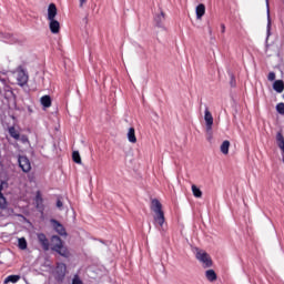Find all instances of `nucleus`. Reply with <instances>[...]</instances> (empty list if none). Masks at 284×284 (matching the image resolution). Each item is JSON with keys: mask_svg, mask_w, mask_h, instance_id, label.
<instances>
[{"mask_svg": "<svg viewBox=\"0 0 284 284\" xmlns=\"http://www.w3.org/2000/svg\"><path fill=\"white\" fill-rule=\"evenodd\" d=\"M151 211L153 212V223L158 227L159 232H168V222L165 221V212L163 211V204L156 199L151 201Z\"/></svg>", "mask_w": 284, "mask_h": 284, "instance_id": "nucleus-1", "label": "nucleus"}, {"mask_svg": "<svg viewBox=\"0 0 284 284\" xmlns=\"http://www.w3.org/2000/svg\"><path fill=\"white\" fill-rule=\"evenodd\" d=\"M57 14H58L57 4L50 3L48 7L47 19L49 21V28L52 34H59V32L61 31V23L57 21Z\"/></svg>", "mask_w": 284, "mask_h": 284, "instance_id": "nucleus-2", "label": "nucleus"}, {"mask_svg": "<svg viewBox=\"0 0 284 284\" xmlns=\"http://www.w3.org/2000/svg\"><path fill=\"white\" fill-rule=\"evenodd\" d=\"M51 250L60 254V256H64V258L70 256V252L63 246V241L58 235L51 237Z\"/></svg>", "mask_w": 284, "mask_h": 284, "instance_id": "nucleus-3", "label": "nucleus"}, {"mask_svg": "<svg viewBox=\"0 0 284 284\" xmlns=\"http://www.w3.org/2000/svg\"><path fill=\"white\" fill-rule=\"evenodd\" d=\"M6 185H8V183L6 182H1L0 184V210L2 216H11V214H14V210L8 207V202L6 201V196H3V193H1V191L3 190V187H6Z\"/></svg>", "mask_w": 284, "mask_h": 284, "instance_id": "nucleus-4", "label": "nucleus"}, {"mask_svg": "<svg viewBox=\"0 0 284 284\" xmlns=\"http://www.w3.org/2000/svg\"><path fill=\"white\" fill-rule=\"evenodd\" d=\"M195 258H197V261L203 264V267H212V257H210L207 252L195 248Z\"/></svg>", "mask_w": 284, "mask_h": 284, "instance_id": "nucleus-5", "label": "nucleus"}, {"mask_svg": "<svg viewBox=\"0 0 284 284\" xmlns=\"http://www.w3.org/2000/svg\"><path fill=\"white\" fill-rule=\"evenodd\" d=\"M204 121L206 125V134H212V126L214 125V116H212V112L210 109H205L204 111Z\"/></svg>", "mask_w": 284, "mask_h": 284, "instance_id": "nucleus-6", "label": "nucleus"}, {"mask_svg": "<svg viewBox=\"0 0 284 284\" xmlns=\"http://www.w3.org/2000/svg\"><path fill=\"white\" fill-rule=\"evenodd\" d=\"M19 168H21L22 172H30L32 170V165L30 164V160L24 156L20 155L18 159Z\"/></svg>", "mask_w": 284, "mask_h": 284, "instance_id": "nucleus-7", "label": "nucleus"}, {"mask_svg": "<svg viewBox=\"0 0 284 284\" xmlns=\"http://www.w3.org/2000/svg\"><path fill=\"white\" fill-rule=\"evenodd\" d=\"M18 75H17V81H18V85H26V83H28V73H26V70H23V68L19 67L18 70Z\"/></svg>", "mask_w": 284, "mask_h": 284, "instance_id": "nucleus-8", "label": "nucleus"}, {"mask_svg": "<svg viewBox=\"0 0 284 284\" xmlns=\"http://www.w3.org/2000/svg\"><path fill=\"white\" fill-rule=\"evenodd\" d=\"M51 224L57 233L60 234V236H68V233L65 232V227L62 226L61 223L57 220H51Z\"/></svg>", "mask_w": 284, "mask_h": 284, "instance_id": "nucleus-9", "label": "nucleus"}, {"mask_svg": "<svg viewBox=\"0 0 284 284\" xmlns=\"http://www.w3.org/2000/svg\"><path fill=\"white\" fill-rule=\"evenodd\" d=\"M38 241L42 245V250H44V252H48V250H50V241H48L45 234L39 233Z\"/></svg>", "mask_w": 284, "mask_h": 284, "instance_id": "nucleus-10", "label": "nucleus"}, {"mask_svg": "<svg viewBox=\"0 0 284 284\" xmlns=\"http://www.w3.org/2000/svg\"><path fill=\"white\" fill-rule=\"evenodd\" d=\"M67 270L68 268L64 263H58L55 272H57L59 278H63V276H65Z\"/></svg>", "mask_w": 284, "mask_h": 284, "instance_id": "nucleus-11", "label": "nucleus"}, {"mask_svg": "<svg viewBox=\"0 0 284 284\" xmlns=\"http://www.w3.org/2000/svg\"><path fill=\"white\" fill-rule=\"evenodd\" d=\"M154 21H155L158 28H162L163 21H165V12L160 11V13L155 17Z\"/></svg>", "mask_w": 284, "mask_h": 284, "instance_id": "nucleus-12", "label": "nucleus"}, {"mask_svg": "<svg viewBox=\"0 0 284 284\" xmlns=\"http://www.w3.org/2000/svg\"><path fill=\"white\" fill-rule=\"evenodd\" d=\"M273 90H275V92H278V94H281V92H283V90H284V82H283V80H276L273 83Z\"/></svg>", "mask_w": 284, "mask_h": 284, "instance_id": "nucleus-13", "label": "nucleus"}, {"mask_svg": "<svg viewBox=\"0 0 284 284\" xmlns=\"http://www.w3.org/2000/svg\"><path fill=\"white\" fill-rule=\"evenodd\" d=\"M126 136H128V141L130 143H136V132H135L134 128L129 129Z\"/></svg>", "mask_w": 284, "mask_h": 284, "instance_id": "nucleus-14", "label": "nucleus"}, {"mask_svg": "<svg viewBox=\"0 0 284 284\" xmlns=\"http://www.w3.org/2000/svg\"><path fill=\"white\" fill-rule=\"evenodd\" d=\"M196 12V19H203V16L205 14V4L201 3L195 9Z\"/></svg>", "mask_w": 284, "mask_h": 284, "instance_id": "nucleus-15", "label": "nucleus"}, {"mask_svg": "<svg viewBox=\"0 0 284 284\" xmlns=\"http://www.w3.org/2000/svg\"><path fill=\"white\" fill-rule=\"evenodd\" d=\"M41 105L43 108H50L52 105V99H50V95H44L40 99Z\"/></svg>", "mask_w": 284, "mask_h": 284, "instance_id": "nucleus-16", "label": "nucleus"}, {"mask_svg": "<svg viewBox=\"0 0 284 284\" xmlns=\"http://www.w3.org/2000/svg\"><path fill=\"white\" fill-rule=\"evenodd\" d=\"M205 277L207 278V281H210L211 283H214V281H216V272H214V270H207L205 272Z\"/></svg>", "mask_w": 284, "mask_h": 284, "instance_id": "nucleus-17", "label": "nucleus"}, {"mask_svg": "<svg viewBox=\"0 0 284 284\" xmlns=\"http://www.w3.org/2000/svg\"><path fill=\"white\" fill-rule=\"evenodd\" d=\"M19 281H21V276L20 275H9L8 277H6L4 284H8V283H19Z\"/></svg>", "mask_w": 284, "mask_h": 284, "instance_id": "nucleus-18", "label": "nucleus"}, {"mask_svg": "<svg viewBox=\"0 0 284 284\" xmlns=\"http://www.w3.org/2000/svg\"><path fill=\"white\" fill-rule=\"evenodd\" d=\"M191 190H192L193 196H195V199H201L203 196V191H201V189L196 187L195 184H193L191 186Z\"/></svg>", "mask_w": 284, "mask_h": 284, "instance_id": "nucleus-19", "label": "nucleus"}, {"mask_svg": "<svg viewBox=\"0 0 284 284\" xmlns=\"http://www.w3.org/2000/svg\"><path fill=\"white\" fill-rule=\"evenodd\" d=\"M221 152L222 154H230V141L226 140L221 144Z\"/></svg>", "mask_w": 284, "mask_h": 284, "instance_id": "nucleus-20", "label": "nucleus"}, {"mask_svg": "<svg viewBox=\"0 0 284 284\" xmlns=\"http://www.w3.org/2000/svg\"><path fill=\"white\" fill-rule=\"evenodd\" d=\"M9 134L10 136H12V139H16V141H19L20 139L19 131L14 129V126L9 128Z\"/></svg>", "mask_w": 284, "mask_h": 284, "instance_id": "nucleus-21", "label": "nucleus"}, {"mask_svg": "<svg viewBox=\"0 0 284 284\" xmlns=\"http://www.w3.org/2000/svg\"><path fill=\"white\" fill-rule=\"evenodd\" d=\"M18 246L19 250H28V241H26V237H20L18 240Z\"/></svg>", "mask_w": 284, "mask_h": 284, "instance_id": "nucleus-22", "label": "nucleus"}, {"mask_svg": "<svg viewBox=\"0 0 284 284\" xmlns=\"http://www.w3.org/2000/svg\"><path fill=\"white\" fill-rule=\"evenodd\" d=\"M72 159L74 163H78L79 165H81V154H79V151H74L72 153Z\"/></svg>", "mask_w": 284, "mask_h": 284, "instance_id": "nucleus-23", "label": "nucleus"}, {"mask_svg": "<svg viewBox=\"0 0 284 284\" xmlns=\"http://www.w3.org/2000/svg\"><path fill=\"white\" fill-rule=\"evenodd\" d=\"M276 110L278 112V114H283L284 115V103L281 102L276 105Z\"/></svg>", "mask_w": 284, "mask_h": 284, "instance_id": "nucleus-24", "label": "nucleus"}, {"mask_svg": "<svg viewBox=\"0 0 284 284\" xmlns=\"http://www.w3.org/2000/svg\"><path fill=\"white\" fill-rule=\"evenodd\" d=\"M72 284H83V282L81 281V278H79V276H74L72 280Z\"/></svg>", "mask_w": 284, "mask_h": 284, "instance_id": "nucleus-25", "label": "nucleus"}, {"mask_svg": "<svg viewBox=\"0 0 284 284\" xmlns=\"http://www.w3.org/2000/svg\"><path fill=\"white\" fill-rule=\"evenodd\" d=\"M57 209L63 210V201H61V199H58V201H57Z\"/></svg>", "mask_w": 284, "mask_h": 284, "instance_id": "nucleus-26", "label": "nucleus"}, {"mask_svg": "<svg viewBox=\"0 0 284 284\" xmlns=\"http://www.w3.org/2000/svg\"><path fill=\"white\" fill-rule=\"evenodd\" d=\"M267 79L268 81H274L276 79V73L270 72Z\"/></svg>", "mask_w": 284, "mask_h": 284, "instance_id": "nucleus-27", "label": "nucleus"}, {"mask_svg": "<svg viewBox=\"0 0 284 284\" xmlns=\"http://www.w3.org/2000/svg\"><path fill=\"white\" fill-rule=\"evenodd\" d=\"M36 201L37 203H41L43 201V199H41V192H37V195H36Z\"/></svg>", "mask_w": 284, "mask_h": 284, "instance_id": "nucleus-28", "label": "nucleus"}, {"mask_svg": "<svg viewBox=\"0 0 284 284\" xmlns=\"http://www.w3.org/2000/svg\"><path fill=\"white\" fill-rule=\"evenodd\" d=\"M21 143H28V136L22 135L21 138H19Z\"/></svg>", "mask_w": 284, "mask_h": 284, "instance_id": "nucleus-29", "label": "nucleus"}, {"mask_svg": "<svg viewBox=\"0 0 284 284\" xmlns=\"http://www.w3.org/2000/svg\"><path fill=\"white\" fill-rule=\"evenodd\" d=\"M6 97H14V93L11 90H9L6 92Z\"/></svg>", "mask_w": 284, "mask_h": 284, "instance_id": "nucleus-30", "label": "nucleus"}, {"mask_svg": "<svg viewBox=\"0 0 284 284\" xmlns=\"http://www.w3.org/2000/svg\"><path fill=\"white\" fill-rule=\"evenodd\" d=\"M80 1V8H83L84 3H88V0H79Z\"/></svg>", "mask_w": 284, "mask_h": 284, "instance_id": "nucleus-31", "label": "nucleus"}, {"mask_svg": "<svg viewBox=\"0 0 284 284\" xmlns=\"http://www.w3.org/2000/svg\"><path fill=\"white\" fill-rule=\"evenodd\" d=\"M207 141H212V129H211V134H207Z\"/></svg>", "mask_w": 284, "mask_h": 284, "instance_id": "nucleus-32", "label": "nucleus"}, {"mask_svg": "<svg viewBox=\"0 0 284 284\" xmlns=\"http://www.w3.org/2000/svg\"><path fill=\"white\" fill-rule=\"evenodd\" d=\"M231 79H232L231 85H234V75H231Z\"/></svg>", "mask_w": 284, "mask_h": 284, "instance_id": "nucleus-33", "label": "nucleus"}, {"mask_svg": "<svg viewBox=\"0 0 284 284\" xmlns=\"http://www.w3.org/2000/svg\"><path fill=\"white\" fill-rule=\"evenodd\" d=\"M221 28H222V32H225V24H222Z\"/></svg>", "mask_w": 284, "mask_h": 284, "instance_id": "nucleus-34", "label": "nucleus"}, {"mask_svg": "<svg viewBox=\"0 0 284 284\" xmlns=\"http://www.w3.org/2000/svg\"><path fill=\"white\" fill-rule=\"evenodd\" d=\"M267 14L270 16V9H267Z\"/></svg>", "mask_w": 284, "mask_h": 284, "instance_id": "nucleus-35", "label": "nucleus"}, {"mask_svg": "<svg viewBox=\"0 0 284 284\" xmlns=\"http://www.w3.org/2000/svg\"><path fill=\"white\" fill-rule=\"evenodd\" d=\"M266 4L268 6V0H266Z\"/></svg>", "mask_w": 284, "mask_h": 284, "instance_id": "nucleus-36", "label": "nucleus"}]
</instances>
